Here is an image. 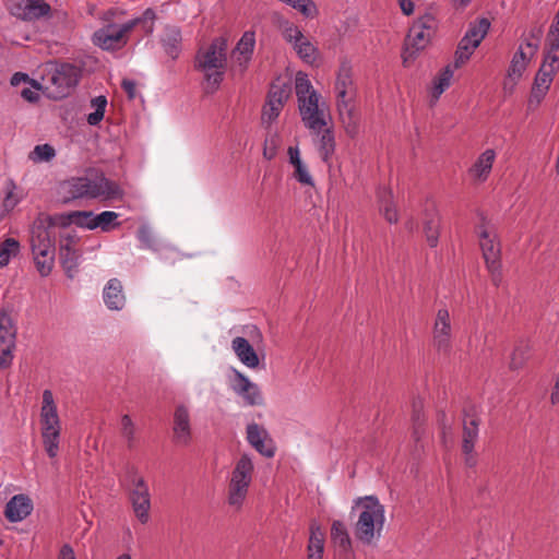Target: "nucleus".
I'll use <instances>...</instances> for the list:
<instances>
[{
  "label": "nucleus",
  "mask_w": 559,
  "mask_h": 559,
  "mask_svg": "<svg viewBox=\"0 0 559 559\" xmlns=\"http://www.w3.org/2000/svg\"><path fill=\"white\" fill-rule=\"evenodd\" d=\"M248 493H249V490L228 483V485H227V504L234 511H237V512L240 511L245 506Z\"/></svg>",
  "instance_id": "c9c22d12"
},
{
  "label": "nucleus",
  "mask_w": 559,
  "mask_h": 559,
  "mask_svg": "<svg viewBox=\"0 0 559 559\" xmlns=\"http://www.w3.org/2000/svg\"><path fill=\"white\" fill-rule=\"evenodd\" d=\"M23 199V191L7 180L0 189V219L11 212Z\"/></svg>",
  "instance_id": "412c9836"
},
{
  "label": "nucleus",
  "mask_w": 559,
  "mask_h": 559,
  "mask_svg": "<svg viewBox=\"0 0 559 559\" xmlns=\"http://www.w3.org/2000/svg\"><path fill=\"white\" fill-rule=\"evenodd\" d=\"M121 86L124 90V92L128 94L129 98L135 97V83L131 80L124 79L121 82Z\"/></svg>",
  "instance_id": "0e129e2a"
},
{
  "label": "nucleus",
  "mask_w": 559,
  "mask_h": 559,
  "mask_svg": "<svg viewBox=\"0 0 559 559\" xmlns=\"http://www.w3.org/2000/svg\"><path fill=\"white\" fill-rule=\"evenodd\" d=\"M294 177L302 185L313 186V179L307 166L302 163L294 167Z\"/></svg>",
  "instance_id": "6e6d98bb"
},
{
  "label": "nucleus",
  "mask_w": 559,
  "mask_h": 559,
  "mask_svg": "<svg viewBox=\"0 0 559 559\" xmlns=\"http://www.w3.org/2000/svg\"><path fill=\"white\" fill-rule=\"evenodd\" d=\"M331 540L333 545L344 554L352 550V538L349 536L347 526L340 520H334L331 525Z\"/></svg>",
  "instance_id": "c756f323"
},
{
  "label": "nucleus",
  "mask_w": 559,
  "mask_h": 559,
  "mask_svg": "<svg viewBox=\"0 0 559 559\" xmlns=\"http://www.w3.org/2000/svg\"><path fill=\"white\" fill-rule=\"evenodd\" d=\"M21 95L24 99L28 102H34L38 98V94L28 87L23 88Z\"/></svg>",
  "instance_id": "338daca9"
},
{
  "label": "nucleus",
  "mask_w": 559,
  "mask_h": 559,
  "mask_svg": "<svg viewBox=\"0 0 559 559\" xmlns=\"http://www.w3.org/2000/svg\"><path fill=\"white\" fill-rule=\"evenodd\" d=\"M453 78V71L448 66L445 67L433 80L432 87L430 90V106H433L442 93L449 88L451 80Z\"/></svg>",
  "instance_id": "2f4dec72"
},
{
  "label": "nucleus",
  "mask_w": 559,
  "mask_h": 559,
  "mask_svg": "<svg viewBox=\"0 0 559 559\" xmlns=\"http://www.w3.org/2000/svg\"><path fill=\"white\" fill-rule=\"evenodd\" d=\"M74 211L64 213V214H56V215H40L37 217L35 223H43L44 227L50 228L55 230L56 226H69L74 224Z\"/></svg>",
  "instance_id": "72a5a7b5"
},
{
  "label": "nucleus",
  "mask_w": 559,
  "mask_h": 559,
  "mask_svg": "<svg viewBox=\"0 0 559 559\" xmlns=\"http://www.w3.org/2000/svg\"><path fill=\"white\" fill-rule=\"evenodd\" d=\"M281 146V138L277 133H271L266 136L263 145V157L271 160L276 154Z\"/></svg>",
  "instance_id": "603ef678"
},
{
  "label": "nucleus",
  "mask_w": 559,
  "mask_h": 559,
  "mask_svg": "<svg viewBox=\"0 0 559 559\" xmlns=\"http://www.w3.org/2000/svg\"><path fill=\"white\" fill-rule=\"evenodd\" d=\"M27 79H28V78H27V75H26V74L17 72V73H15V74L12 76V79H11V84L15 86V85L21 84L22 82H26V81H27Z\"/></svg>",
  "instance_id": "774afa93"
},
{
  "label": "nucleus",
  "mask_w": 559,
  "mask_h": 559,
  "mask_svg": "<svg viewBox=\"0 0 559 559\" xmlns=\"http://www.w3.org/2000/svg\"><path fill=\"white\" fill-rule=\"evenodd\" d=\"M247 440L249 444L261 455L267 459L275 455V443L263 426L257 423L249 424L247 426Z\"/></svg>",
  "instance_id": "dca6fc26"
},
{
  "label": "nucleus",
  "mask_w": 559,
  "mask_h": 559,
  "mask_svg": "<svg viewBox=\"0 0 559 559\" xmlns=\"http://www.w3.org/2000/svg\"><path fill=\"white\" fill-rule=\"evenodd\" d=\"M126 481L129 486V501L133 513L141 524H146L150 521L151 511V493L148 486L133 466L127 468Z\"/></svg>",
  "instance_id": "6e6552de"
},
{
  "label": "nucleus",
  "mask_w": 559,
  "mask_h": 559,
  "mask_svg": "<svg viewBox=\"0 0 559 559\" xmlns=\"http://www.w3.org/2000/svg\"><path fill=\"white\" fill-rule=\"evenodd\" d=\"M255 45V37L253 32H246L236 48L233 50L231 59L233 62L237 63L240 71L247 68L249 60L251 59L253 48Z\"/></svg>",
  "instance_id": "4be33fe9"
},
{
  "label": "nucleus",
  "mask_w": 559,
  "mask_h": 559,
  "mask_svg": "<svg viewBox=\"0 0 559 559\" xmlns=\"http://www.w3.org/2000/svg\"><path fill=\"white\" fill-rule=\"evenodd\" d=\"M307 559H323L324 534L316 523L310 525V536L307 546Z\"/></svg>",
  "instance_id": "7c9ffc66"
},
{
  "label": "nucleus",
  "mask_w": 559,
  "mask_h": 559,
  "mask_svg": "<svg viewBox=\"0 0 559 559\" xmlns=\"http://www.w3.org/2000/svg\"><path fill=\"white\" fill-rule=\"evenodd\" d=\"M439 225L440 217L435 207L432 206L430 212H427L424 222V231L426 235L427 242L430 247H436L439 238Z\"/></svg>",
  "instance_id": "473e14b6"
},
{
  "label": "nucleus",
  "mask_w": 559,
  "mask_h": 559,
  "mask_svg": "<svg viewBox=\"0 0 559 559\" xmlns=\"http://www.w3.org/2000/svg\"><path fill=\"white\" fill-rule=\"evenodd\" d=\"M476 48L477 47H474L473 43L468 41V38L463 37L455 52V68H460L462 64H464Z\"/></svg>",
  "instance_id": "de8ad7c7"
},
{
  "label": "nucleus",
  "mask_w": 559,
  "mask_h": 559,
  "mask_svg": "<svg viewBox=\"0 0 559 559\" xmlns=\"http://www.w3.org/2000/svg\"><path fill=\"white\" fill-rule=\"evenodd\" d=\"M400 8H401V11L403 12V14L405 15H411L414 13V2L412 0H396Z\"/></svg>",
  "instance_id": "e2e57ef3"
},
{
  "label": "nucleus",
  "mask_w": 559,
  "mask_h": 559,
  "mask_svg": "<svg viewBox=\"0 0 559 559\" xmlns=\"http://www.w3.org/2000/svg\"><path fill=\"white\" fill-rule=\"evenodd\" d=\"M40 415L41 419H58L57 406L50 390L43 392Z\"/></svg>",
  "instance_id": "79ce46f5"
},
{
  "label": "nucleus",
  "mask_w": 559,
  "mask_h": 559,
  "mask_svg": "<svg viewBox=\"0 0 559 559\" xmlns=\"http://www.w3.org/2000/svg\"><path fill=\"white\" fill-rule=\"evenodd\" d=\"M558 69H559L558 52L547 50L544 62L535 76L534 85L538 86V87H543L548 91Z\"/></svg>",
  "instance_id": "aec40b11"
},
{
  "label": "nucleus",
  "mask_w": 559,
  "mask_h": 559,
  "mask_svg": "<svg viewBox=\"0 0 559 559\" xmlns=\"http://www.w3.org/2000/svg\"><path fill=\"white\" fill-rule=\"evenodd\" d=\"M20 251V242L14 238H7L0 243V267L7 265L12 257Z\"/></svg>",
  "instance_id": "a19ab883"
},
{
  "label": "nucleus",
  "mask_w": 559,
  "mask_h": 559,
  "mask_svg": "<svg viewBox=\"0 0 559 559\" xmlns=\"http://www.w3.org/2000/svg\"><path fill=\"white\" fill-rule=\"evenodd\" d=\"M156 12L147 8L140 16L131 19L122 24H107L97 29L93 35V41L104 50H118L123 48L130 38V34L140 29L144 35L154 32Z\"/></svg>",
  "instance_id": "7ed1b4c3"
},
{
  "label": "nucleus",
  "mask_w": 559,
  "mask_h": 559,
  "mask_svg": "<svg viewBox=\"0 0 559 559\" xmlns=\"http://www.w3.org/2000/svg\"><path fill=\"white\" fill-rule=\"evenodd\" d=\"M231 348L237 358L248 368L255 369L260 360L257 352L245 337L237 336L231 341Z\"/></svg>",
  "instance_id": "5701e85b"
},
{
  "label": "nucleus",
  "mask_w": 559,
  "mask_h": 559,
  "mask_svg": "<svg viewBox=\"0 0 559 559\" xmlns=\"http://www.w3.org/2000/svg\"><path fill=\"white\" fill-rule=\"evenodd\" d=\"M226 52L227 41L219 37L197 53L195 69L203 74L206 94L215 93L224 79L227 66Z\"/></svg>",
  "instance_id": "20e7f679"
},
{
  "label": "nucleus",
  "mask_w": 559,
  "mask_h": 559,
  "mask_svg": "<svg viewBox=\"0 0 559 559\" xmlns=\"http://www.w3.org/2000/svg\"><path fill=\"white\" fill-rule=\"evenodd\" d=\"M352 514L357 519L354 523L355 538L362 545H374L382 537L385 523V508L377 496H364L354 500Z\"/></svg>",
  "instance_id": "f03ea898"
},
{
  "label": "nucleus",
  "mask_w": 559,
  "mask_h": 559,
  "mask_svg": "<svg viewBox=\"0 0 559 559\" xmlns=\"http://www.w3.org/2000/svg\"><path fill=\"white\" fill-rule=\"evenodd\" d=\"M539 35L540 29H537L536 34L532 33L528 37H526L523 40V43L519 46L518 51L513 55L508 71V75L512 80H518L522 76V74L526 70L527 64L535 56L538 49Z\"/></svg>",
  "instance_id": "f8f14e48"
},
{
  "label": "nucleus",
  "mask_w": 559,
  "mask_h": 559,
  "mask_svg": "<svg viewBox=\"0 0 559 559\" xmlns=\"http://www.w3.org/2000/svg\"><path fill=\"white\" fill-rule=\"evenodd\" d=\"M411 407L413 419H419L421 416H425V397L420 393L413 392L411 396Z\"/></svg>",
  "instance_id": "5fc2aeb1"
},
{
  "label": "nucleus",
  "mask_w": 559,
  "mask_h": 559,
  "mask_svg": "<svg viewBox=\"0 0 559 559\" xmlns=\"http://www.w3.org/2000/svg\"><path fill=\"white\" fill-rule=\"evenodd\" d=\"M452 328L450 313L447 309H439L433 324V346L438 353L448 355L451 349Z\"/></svg>",
  "instance_id": "2eb2a0df"
},
{
  "label": "nucleus",
  "mask_w": 559,
  "mask_h": 559,
  "mask_svg": "<svg viewBox=\"0 0 559 559\" xmlns=\"http://www.w3.org/2000/svg\"><path fill=\"white\" fill-rule=\"evenodd\" d=\"M91 106L94 111L88 114L87 122L91 126H97L104 118L107 99L105 96H97L91 100Z\"/></svg>",
  "instance_id": "c03bdc74"
},
{
  "label": "nucleus",
  "mask_w": 559,
  "mask_h": 559,
  "mask_svg": "<svg viewBox=\"0 0 559 559\" xmlns=\"http://www.w3.org/2000/svg\"><path fill=\"white\" fill-rule=\"evenodd\" d=\"M298 56L307 63L312 64L318 59V50L313 44L305 36L298 44L294 46Z\"/></svg>",
  "instance_id": "ea45409f"
},
{
  "label": "nucleus",
  "mask_w": 559,
  "mask_h": 559,
  "mask_svg": "<svg viewBox=\"0 0 559 559\" xmlns=\"http://www.w3.org/2000/svg\"><path fill=\"white\" fill-rule=\"evenodd\" d=\"M56 233L44 227L43 223L33 224L31 230V249L35 266L41 276H48L55 265Z\"/></svg>",
  "instance_id": "423d86ee"
},
{
  "label": "nucleus",
  "mask_w": 559,
  "mask_h": 559,
  "mask_svg": "<svg viewBox=\"0 0 559 559\" xmlns=\"http://www.w3.org/2000/svg\"><path fill=\"white\" fill-rule=\"evenodd\" d=\"M295 90L298 103L308 99V97L314 98L320 96L313 88L307 74L298 72L296 75Z\"/></svg>",
  "instance_id": "e433bc0d"
},
{
  "label": "nucleus",
  "mask_w": 559,
  "mask_h": 559,
  "mask_svg": "<svg viewBox=\"0 0 559 559\" xmlns=\"http://www.w3.org/2000/svg\"><path fill=\"white\" fill-rule=\"evenodd\" d=\"M79 238L72 231H64L60 235L59 240V257L61 265L67 273L68 277L72 278L76 273L79 266V260L81 254L79 253L78 246Z\"/></svg>",
  "instance_id": "ddd939ff"
},
{
  "label": "nucleus",
  "mask_w": 559,
  "mask_h": 559,
  "mask_svg": "<svg viewBox=\"0 0 559 559\" xmlns=\"http://www.w3.org/2000/svg\"><path fill=\"white\" fill-rule=\"evenodd\" d=\"M382 209L384 217L389 223L397 222V212L392 202H386L385 204H382Z\"/></svg>",
  "instance_id": "13d9d810"
},
{
  "label": "nucleus",
  "mask_w": 559,
  "mask_h": 559,
  "mask_svg": "<svg viewBox=\"0 0 559 559\" xmlns=\"http://www.w3.org/2000/svg\"><path fill=\"white\" fill-rule=\"evenodd\" d=\"M181 31L178 26L167 25L163 29L160 43L165 52L171 58L176 59L181 49Z\"/></svg>",
  "instance_id": "393cba45"
},
{
  "label": "nucleus",
  "mask_w": 559,
  "mask_h": 559,
  "mask_svg": "<svg viewBox=\"0 0 559 559\" xmlns=\"http://www.w3.org/2000/svg\"><path fill=\"white\" fill-rule=\"evenodd\" d=\"M74 225L88 230L96 229V219L92 211H74Z\"/></svg>",
  "instance_id": "3c124183"
},
{
  "label": "nucleus",
  "mask_w": 559,
  "mask_h": 559,
  "mask_svg": "<svg viewBox=\"0 0 559 559\" xmlns=\"http://www.w3.org/2000/svg\"><path fill=\"white\" fill-rule=\"evenodd\" d=\"M80 71L70 63L55 67L46 78L49 95L53 98L67 96L70 90L79 82Z\"/></svg>",
  "instance_id": "1a4fd4ad"
},
{
  "label": "nucleus",
  "mask_w": 559,
  "mask_h": 559,
  "mask_svg": "<svg viewBox=\"0 0 559 559\" xmlns=\"http://www.w3.org/2000/svg\"><path fill=\"white\" fill-rule=\"evenodd\" d=\"M530 353V345L527 342H520L512 355H511V361H510V368L511 369H519L521 368L526 359L528 358Z\"/></svg>",
  "instance_id": "49530a36"
},
{
  "label": "nucleus",
  "mask_w": 559,
  "mask_h": 559,
  "mask_svg": "<svg viewBox=\"0 0 559 559\" xmlns=\"http://www.w3.org/2000/svg\"><path fill=\"white\" fill-rule=\"evenodd\" d=\"M56 155L55 148L49 144L36 145L29 153V159L34 163L49 162Z\"/></svg>",
  "instance_id": "8fccbe9b"
},
{
  "label": "nucleus",
  "mask_w": 559,
  "mask_h": 559,
  "mask_svg": "<svg viewBox=\"0 0 559 559\" xmlns=\"http://www.w3.org/2000/svg\"><path fill=\"white\" fill-rule=\"evenodd\" d=\"M334 90L342 124L346 134L354 138L359 131L360 116L354 104L356 88L353 81L352 68L348 63L344 62L341 64Z\"/></svg>",
  "instance_id": "39448f33"
},
{
  "label": "nucleus",
  "mask_w": 559,
  "mask_h": 559,
  "mask_svg": "<svg viewBox=\"0 0 559 559\" xmlns=\"http://www.w3.org/2000/svg\"><path fill=\"white\" fill-rule=\"evenodd\" d=\"M490 27V22L488 19H480L474 24H471L468 31L466 32L464 38H468V41L474 44V47H478L481 40L487 35Z\"/></svg>",
  "instance_id": "f704fd0d"
},
{
  "label": "nucleus",
  "mask_w": 559,
  "mask_h": 559,
  "mask_svg": "<svg viewBox=\"0 0 559 559\" xmlns=\"http://www.w3.org/2000/svg\"><path fill=\"white\" fill-rule=\"evenodd\" d=\"M288 156L290 164L295 167L296 165L302 164V160L300 158V152L297 146H289L288 147Z\"/></svg>",
  "instance_id": "680f3d73"
},
{
  "label": "nucleus",
  "mask_w": 559,
  "mask_h": 559,
  "mask_svg": "<svg viewBox=\"0 0 559 559\" xmlns=\"http://www.w3.org/2000/svg\"><path fill=\"white\" fill-rule=\"evenodd\" d=\"M136 237L144 248L155 250V237L152 229L148 226H140L138 229Z\"/></svg>",
  "instance_id": "864d4df0"
},
{
  "label": "nucleus",
  "mask_w": 559,
  "mask_h": 559,
  "mask_svg": "<svg viewBox=\"0 0 559 559\" xmlns=\"http://www.w3.org/2000/svg\"><path fill=\"white\" fill-rule=\"evenodd\" d=\"M16 330L12 318L4 311L0 312V364H7L12 358L15 345Z\"/></svg>",
  "instance_id": "f3484780"
},
{
  "label": "nucleus",
  "mask_w": 559,
  "mask_h": 559,
  "mask_svg": "<svg viewBox=\"0 0 559 559\" xmlns=\"http://www.w3.org/2000/svg\"><path fill=\"white\" fill-rule=\"evenodd\" d=\"M58 559H75L72 547L68 544H64L60 549Z\"/></svg>",
  "instance_id": "69168bd1"
},
{
  "label": "nucleus",
  "mask_w": 559,
  "mask_h": 559,
  "mask_svg": "<svg viewBox=\"0 0 559 559\" xmlns=\"http://www.w3.org/2000/svg\"><path fill=\"white\" fill-rule=\"evenodd\" d=\"M118 217L119 214L112 211H104L99 214H96V228H99L105 233L110 231L120 225V223L116 222Z\"/></svg>",
  "instance_id": "37998d69"
},
{
  "label": "nucleus",
  "mask_w": 559,
  "mask_h": 559,
  "mask_svg": "<svg viewBox=\"0 0 559 559\" xmlns=\"http://www.w3.org/2000/svg\"><path fill=\"white\" fill-rule=\"evenodd\" d=\"M104 301L111 310H120L124 306L126 298L122 293L121 282L111 278L104 288Z\"/></svg>",
  "instance_id": "bb28decb"
},
{
  "label": "nucleus",
  "mask_w": 559,
  "mask_h": 559,
  "mask_svg": "<svg viewBox=\"0 0 559 559\" xmlns=\"http://www.w3.org/2000/svg\"><path fill=\"white\" fill-rule=\"evenodd\" d=\"M319 151L323 160H328L330 156L334 153L335 141L334 135L331 128L326 124V127L321 130L319 134Z\"/></svg>",
  "instance_id": "4c0bfd02"
},
{
  "label": "nucleus",
  "mask_w": 559,
  "mask_h": 559,
  "mask_svg": "<svg viewBox=\"0 0 559 559\" xmlns=\"http://www.w3.org/2000/svg\"><path fill=\"white\" fill-rule=\"evenodd\" d=\"M122 436L128 440V442H132L135 433V426L133 421H123L121 428Z\"/></svg>",
  "instance_id": "bf43d9fd"
},
{
  "label": "nucleus",
  "mask_w": 559,
  "mask_h": 559,
  "mask_svg": "<svg viewBox=\"0 0 559 559\" xmlns=\"http://www.w3.org/2000/svg\"><path fill=\"white\" fill-rule=\"evenodd\" d=\"M253 473L254 464L252 456L249 453H242L235 463V466L230 473V478H235L239 481L251 485Z\"/></svg>",
  "instance_id": "c85d7f7f"
},
{
  "label": "nucleus",
  "mask_w": 559,
  "mask_h": 559,
  "mask_svg": "<svg viewBox=\"0 0 559 559\" xmlns=\"http://www.w3.org/2000/svg\"><path fill=\"white\" fill-rule=\"evenodd\" d=\"M61 426L60 421H44L41 438L49 457H56L59 451Z\"/></svg>",
  "instance_id": "b1692460"
},
{
  "label": "nucleus",
  "mask_w": 559,
  "mask_h": 559,
  "mask_svg": "<svg viewBox=\"0 0 559 559\" xmlns=\"http://www.w3.org/2000/svg\"><path fill=\"white\" fill-rule=\"evenodd\" d=\"M284 37L287 41L295 46L305 37V35L297 26L289 24L284 28Z\"/></svg>",
  "instance_id": "4d7b16f0"
},
{
  "label": "nucleus",
  "mask_w": 559,
  "mask_h": 559,
  "mask_svg": "<svg viewBox=\"0 0 559 559\" xmlns=\"http://www.w3.org/2000/svg\"><path fill=\"white\" fill-rule=\"evenodd\" d=\"M231 372L233 376L228 379V385L233 392L248 405L261 404L263 399L259 386L239 370L233 368Z\"/></svg>",
  "instance_id": "4468645a"
},
{
  "label": "nucleus",
  "mask_w": 559,
  "mask_h": 559,
  "mask_svg": "<svg viewBox=\"0 0 559 559\" xmlns=\"http://www.w3.org/2000/svg\"><path fill=\"white\" fill-rule=\"evenodd\" d=\"M546 93L547 90L534 85L530 98V104L536 103V105H538L545 97Z\"/></svg>",
  "instance_id": "052dcab7"
},
{
  "label": "nucleus",
  "mask_w": 559,
  "mask_h": 559,
  "mask_svg": "<svg viewBox=\"0 0 559 559\" xmlns=\"http://www.w3.org/2000/svg\"><path fill=\"white\" fill-rule=\"evenodd\" d=\"M289 95H290L289 85L277 81L271 85V88L267 94V98L273 102H280V104L284 106L286 100L288 99Z\"/></svg>",
  "instance_id": "a18cd8bd"
},
{
  "label": "nucleus",
  "mask_w": 559,
  "mask_h": 559,
  "mask_svg": "<svg viewBox=\"0 0 559 559\" xmlns=\"http://www.w3.org/2000/svg\"><path fill=\"white\" fill-rule=\"evenodd\" d=\"M58 194L67 204L75 200H119L123 197V191L104 173L90 169L83 176H74L60 182Z\"/></svg>",
  "instance_id": "f257e3e1"
},
{
  "label": "nucleus",
  "mask_w": 559,
  "mask_h": 559,
  "mask_svg": "<svg viewBox=\"0 0 559 559\" xmlns=\"http://www.w3.org/2000/svg\"><path fill=\"white\" fill-rule=\"evenodd\" d=\"M436 27L437 22L431 14H425L413 23L405 38L403 51L404 64H408V62L413 61L417 53L429 45Z\"/></svg>",
  "instance_id": "0eeeda50"
},
{
  "label": "nucleus",
  "mask_w": 559,
  "mask_h": 559,
  "mask_svg": "<svg viewBox=\"0 0 559 559\" xmlns=\"http://www.w3.org/2000/svg\"><path fill=\"white\" fill-rule=\"evenodd\" d=\"M283 105L280 104V102H273L271 99H266V103L265 105L263 106V110H262V123L263 124H271L272 122H274L277 117L280 116L282 109H283Z\"/></svg>",
  "instance_id": "09e8293b"
},
{
  "label": "nucleus",
  "mask_w": 559,
  "mask_h": 559,
  "mask_svg": "<svg viewBox=\"0 0 559 559\" xmlns=\"http://www.w3.org/2000/svg\"><path fill=\"white\" fill-rule=\"evenodd\" d=\"M33 511L32 500L23 493L13 496L5 504L4 515L9 522L23 521Z\"/></svg>",
  "instance_id": "6ab92c4d"
},
{
  "label": "nucleus",
  "mask_w": 559,
  "mask_h": 559,
  "mask_svg": "<svg viewBox=\"0 0 559 559\" xmlns=\"http://www.w3.org/2000/svg\"><path fill=\"white\" fill-rule=\"evenodd\" d=\"M192 439L190 421H175L173 427V442L176 445H188Z\"/></svg>",
  "instance_id": "58836bf2"
},
{
  "label": "nucleus",
  "mask_w": 559,
  "mask_h": 559,
  "mask_svg": "<svg viewBox=\"0 0 559 559\" xmlns=\"http://www.w3.org/2000/svg\"><path fill=\"white\" fill-rule=\"evenodd\" d=\"M478 421H463L462 452L464 454L465 465L468 467H474L477 464L474 448L478 439Z\"/></svg>",
  "instance_id": "a211bd4d"
},
{
  "label": "nucleus",
  "mask_w": 559,
  "mask_h": 559,
  "mask_svg": "<svg viewBox=\"0 0 559 559\" xmlns=\"http://www.w3.org/2000/svg\"><path fill=\"white\" fill-rule=\"evenodd\" d=\"M20 16L25 21H34L47 16L50 13V5L39 0H23L19 5Z\"/></svg>",
  "instance_id": "cd10ccee"
},
{
  "label": "nucleus",
  "mask_w": 559,
  "mask_h": 559,
  "mask_svg": "<svg viewBox=\"0 0 559 559\" xmlns=\"http://www.w3.org/2000/svg\"><path fill=\"white\" fill-rule=\"evenodd\" d=\"M320 98L321 96L308 97L298 103L301 121L311 134H319L326 127L330 117L328 107Z\"/></svg>",
  "instance_id": "9d476101"
},
{
  "label": "nucleus",
  "mask_w": 559,
  "mask_h": 559,
  "mask_svg": "<svg viewBox=\"0 0 559 559\" xmlns=\"http://www.w3.org/2000/svg\"><path fill=\"white\" fill-rule=\"evenodd\" d=\"M496 159V152L491 148L483 152L469 168V175L477 181H485Z\"/></svg>",
  "instance_id": "a878e982"
},
{
  "label": "nucleus",
  "mask_w": 559,
  "mask_h": 559,
  "mask_svg": "<svg viewBox=\"0 0 559 559\" xmlns=\"http://www.w3.org/2000/svg\"><path fill=\"white\" fill-rule=\"evenodd\" d=\"M478 235L479 245L487 269L491 275V281L498 286L501 282L500 246L496 240V235L487 226L481 225Z\"/></svg>",
  "instance_id": "9b49d317"
}]
</instances>
